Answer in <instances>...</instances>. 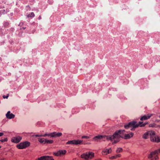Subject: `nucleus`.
<instances>
[{
    "label": "nucleus",
    "mask_w": 160,
    "mask_h": 160,
    "mask_svg": "<svg viewBox=\"0 0 160 160\" xmlns=\"http://www.w3.org/2000/svg\"><path fill=\"white\" fill-rule=\"evenodd\" d=\"M125 131L124 130H120L116 131L114 134L112 136H102V135H98L95 137L93 139L94 141H98L103 138H106L108 139L112 140L115 139H118L120 137L124 138L125 139H128L132 137L133 135V133L130 132L128 134H124V132Z\"/></svg>",
    "instance_id": "obj_1"
},
{
    "label": "nucleus",
    "mask_w": 160,
    "mask_h": 160,
    "mask_svg": "<svg viewBox=\"0 0 160 160\" xmlns=\"http://www.w3.org/2000/svg\"><path fill=\"white\" fill-rule=\"evenodd\" d=\"M147 123L142 124V122H139L137 123L136 122L132 121L128 123L127 125H124V128L126 129H128L129 128H131V130H134V129L139 126L142 127L144 126Z\"/></svg>",
    "instance_id": "obj_2"
},
{
    "label": "nucleus",
    "mask_w": 160,
    "mask_h": 160,
    "mask_svg": "<svg viewBox=\"0 0 160 160\" xmlns=\"http://www.w3.org/2000/svg\"><path fill=\"white\" fill-rule=\"evenodd\" d=\"M160 153V148L152 152L148 156L149 160H158L159 158L158 154Z\"/></svg>",
    "instance_id": "obj_3"
},
{
    "label": "nucleus",
    "mask_w": 160,
    "mask_h": 160,
    "mask_svg": "<svg viewBox=\"0 0 160 160\" xmlns=\"http://www.w3.org/2000/svg\"><path fill=\"white\" fill-rule=\"evenodd\" d=\"M94 156V153L92 152H86L81 155V157L86 160L91 159Z\"/></svg>",
    "instance_id": "obj_4"
},
{
    "label": "nucleus",
    "mask_w": 160,
    "mask_h": 160,
    "mask_svg": "<svg viewBox=\"0 0 160 160\" xmlns=\"http://www.w3.org/2000/svg\"><path fill=\"white\" fill-rule=\"evenodd\" d=\"M62 134L61 132H54L49 134H45L43 135H37V136H43L45 137L47 136L48 137H50L51 138H56L59 137L61 136Z\"/></svg>",
    "instance_id": "obj_5"
},
{
    "label": "nucleus",
    "mask_w": 160,
    "mask_h": 160,
    "mask_svg": "<svg viewBox=\"0 0 160 160\" xmlns=\"http://www.w3.org/2000/svg\"><path fill=\"white\" fill-rule=\"evenodd\" d=\"M30 144V142L28 141L23 142L17 144V147L19 149H23L28 147Z\"/></svg>",
    "instance_id": "obj_6"
},
{
    "label": "nucleus",
    "mask_w": 160,
    "mask_h": 160,
    "mask_svg": "<svg viewBox=\"0 0 160 160\" xmlns=\"http://www.w3.org/2000/svg\"><path fill=\"white\" fill-rule=\"evenodd\" d=\"M82 142V140H73L68 142L67 144H71L74 145L80 144Z\"/></svg>",
    "instance_id": "obj_7"
},
{
    "label": "nucleus",
    "mask_w": 160,
    "mask_h": 160,
    "mask_svg": "<svg viewBox=\"0 0 160 160\" xmlns=\"http://www.w3.org/2000/svg\"><path fill=\"white\" fill-rule=\"evenodd\" d=\"M22 137L19 136L13 137L11 141L12 142L15 143H18L20 142L22 139Z\"/></svg>",
    "instance_id": "obj_8"
},
{
    "label": "nucleus",
    "mask_w": 160,
    "mask_h": 160,
    "mask_svg": "<svg viewBox=\"0 0 160 160\" xmlns=\"http://www.w3.org/2000/svg\"><path fill=\"white\" fill-rule=\"evenodd\" d=\"M36 160H54L52 157L48 156H43L38 158Z\"/></svg>",
    "instance_id": "obj_9"
},
{
    "label": "nucleus",
    "mask_w": 160,
    "mask_h": 160,
    "mask_svg": "<svg viewBox=\"0 0 160 160\" xmlns=\"http://www.w3.org/2000/svg\"><path fill=\"white\" fill-rule=\"evenodd\" d=\"M151 141L153 142H160V138L158 136L155 135L154 136H152L151 138Z\"/></svg>",
    "instance_id": "obj_10"
},
{
    "label": "nucleus",
    "mask_w": 160,
    "mask_h": 160,
    "mask_svg": "<svg viewBox=\"0 0 160 160\" xmlns=\"http://www.w3.org/2000/svg\"><path fill=\"white\" fill-rule=\"evenodd\" d=\"M153 115V114H149L147 115H144L141 117L140 120L143 121L147 120L149 119Z\"/></svg>",
    "instance_id": "obj_11"
},
{
    "label": "nucleus",
    "mask_w": 160,
    "mask_h": 160,
    "mask_svg": "<svg viewBox=\"0 0 160 160\" xmlns=\"http://www.w3.org/2000/svg\"><path fill=\"white\" fill-rule=\"evenodd\" d=\"M112 150L111 148L109 149H105L102 152V154L103 155H106L111 153Z\"/></svg>",
    "instance_id": "obj_12"
},
{
    "label": "nucleus",
    "mask_w": 160,
    "mask_h": 160,
    "mask_svg": "<svg viewBox=\"0 0 160 160\" xmlns=\"http://www.w3.org/2000/svg\"><path fill=\"white\" fill-rule=\"evenodd\" d=\"M6 116L8 118L12 119L14 118L15 115L12 113H11L10 111H8L6 114Z\"/></svg>",
    "instance_id": "obj_13"
},
{
    "label": "nucleus",
    "mask_w": 160,
    "mask_h": 160,
    "mask_svg": "<svg viewBox=\"0 0 160 160\" xmlns=\"http://www.w3.org/2000/svg\"><path fill=\"white\" fill-rule=\"evenodd\" d=\"M148 135L150 136L151 138L152 136H154L155 135V133L154 131H149L148 132Z\"/></svg>",
    "instance_id": "obj_14"
},
{
    "label": "nucleus",
    "mask_w": 160,
    "mask_h": 160,
    "mask_svg": "<svg viewBox=\"0 0 160 160\" xmlns=\"http://www.w3.org/2000/svg\"><path fill=\"white\" fill-rule=\"evenodd\" d=\"M121 157V155L120 154H118L116 155L112 156L109 158L110 159H116L118 157Z\"/></svg>",
    "instance_id": "obj_15"
},
{
    "label": "nucleus",
    "mask_w": 160,
    "mask_h": 160,
    "mask_svg": "<svg viewBox=\"0 0 160 160\" xmlns=\"http://www.w3.org/2000/svg\"><path fill=\"white\" fill-rule=\"evenodd\" d=\"M39 141L41 143H46V139L44 138H40L39 139Z\"/></svg>",
    "instance_id": "obj_16"
},
{
    "label": "nucleus",
    "mask_w": 160,
    "mask_h": 160,
    "mask_svg": "<svg viewBox=\"0 0 160 160\" xmlns=\"http://www.w3.org/2000/svg\"><path fill=\"white\" fill-rule=\"evenodd\" d=\"M9 23L8 22H5L3 23V25L4 28H6L8 27L9 25Z\"/></svg>",
    "instance_id": "obj_17"
},
{
    "label": "nucleus",
    "mask_w": 160,
    "mask_h": 160,
    "mask_svg": "<svg viewBox=\"0 0 160 160\" xmlns=\"http://www.w3.org/2000/svg\"><path fill=\"white\" fill-rule=\"evenodd\" d=\"M66 151L65 150H60L59 151V153L60 155L65 154L66 153Z\"/></svg>",
    "instance_id": "obj_18"
},
{
    "label": "nucleus",
    "mask_w": 160,
    "mask_h": 160,
    "mask_svg": "<svg viewBox=\"0 0 160 160\" xmlns=\"http://www.w3.org/2000/svg\"><path fill=\"white\" fill-rule=\"evenodd\" d=\"M35 15L34 13L32 12L28 14L27 16V17L28 18H32Z\"/></svg>",
    "instance_id": "obj_19"
},
{
    "label": "nucleus",
    "mask_w": 160,
    "mask_h": 160,
    "mask_svg": "<svg viewBox=\"0 0 160 160\" xmlns=\"http://www.w3.org/2000/svg\"><path fill=\"white\" fill-rule=\"evenodd\" d=\"M148 135V132H146L143 135V138L145 139H147Z\"/></svg>",
    "instance_id": "obj_20"
},
{
    "label": "nucleus",
    "mask_w": 160,
    "mask_h": 160,
    "mask_svg": "<svg viewBox=\"0 0 160 160\" xmlns=\"http://www.w3.org/2000/svg\"><path fill=\"white\" fill-rule=\"evenodd\" d=\"M53 140H48L46 139V143H49V144H51L53 142Z\"/></svg>",
    "instance_id": "obj_21"
},
{
    "label": "nucleus",
    "mask_w": 160,
    "mask_h": 160,
    "mask_svg": "<svg viewBox=\"0 0 160 160\" xmlns=\"http://www.w3.org/2000/svg\"><path fill=\"white\" fill-rule=\"evenodd\" d=\"M122 149L121 148H118L116 150V152L117 153H119L120 152H121L122 151Z\"/></svg>",
    "instance_id": "obj_22"
},
{
    "label": "nucleus",
    "mask_w": 160,
    "mask_h": 160,
    "mask_svg": "<svg viewBox=\"0 0 160 160\" xmlns=\"http://www.w3.org/2000/svg\"><path fill=\"white\" fill-rule=\"evenodd\" d=\"M89 138V137L87 136H82V138H85L86 139H88Z\"/></svg>",
    "instance_id": "obj_23"
},
{
    "label": "nucleus",
    "mask_w": 160,
    "mask_h": 160,
    "mask_svg": "<svg viewBox=\"0 0 160 160\" xmlns=\"http://www.w3.org/2000/svg\"><path fill=\"white\" fill-rule=\"evenodd\" d=\"M8 140L7 138H6L4 139L1 140L0 141H1V142H7Z\"/></svg>",
    "instance_id": "obj_24"
},
{
    "label": "nucleus",
    "mask_w": 160,
    "mask_h": 160,
    "mask_svg": "<svg viewBox=\"0 0 160 160\" xmlns=\"http://www.w3.org/2000/svg\"><path fill=\"white\" fill-rule=\"evenodd\" d=\"M9 96V94H8L7 96H5V95H4L3 96V98H7V99Z\"/></svg>",
    "instance_id": "obj_25"
},
{
    "label": "nucleus",
    "mask_w": 160,
    "mask_h": 160,
    "mask_svg": "<svg viewBox=\"0 0 160 160\" xmlns=\"http://www.w3.org/2000/svg\"><path fill=\"white\" fill-rule=\"evenodd\" d=\"M149 126L152 127H153L155 126L154 124H151L149 125Z\"/></svg>",
    "instance_id": "obj_26"
},
{
    "label": "nucleus",
    "mask_w": 160,
    "mask_h": 160,
    "mask_svg": "<svg viewBox=\"0 0 160 160\" xmlns=\"http://www.w3.org/2000/svg\"><path fill=\"white\" fill-rule=\"evenodd\" d=\"M4 134L2 132H0V137L2 136Z\"/></svg>",
    "instance_id": "obj_27"
},
{
    "label": "nucleus",
    "mask_w": 160,
    "mask_h": 160,
    "mask_svg": "<svg viewBox=\"0 0 160 160\" xmlns=\"http://www.w3.org/2000/svg\"><path fill=\"white\" fill-rule=\"evenodd\" d=\"M119 140H117L116 141V142H117Z\"/></svg>",
    "instance_id": "obj_28"
},
{
    "label": "nucleus",
    "mask_w": 160,
    "mask_h": 160,
    "mask_svg": "<svg viewBox=\"0 0 160 160\" xmlns=\"http://www.w3.org/2000/svg\"><path fill=\"white\" fill-rule=\"evenodd\" d=\"M1 146H0V148H1Z\"/></svg>",
    "instance_id": "obj_29"
}]
</instances>
